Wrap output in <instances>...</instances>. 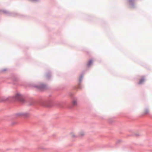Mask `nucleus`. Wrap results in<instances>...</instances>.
I'll return each mask as SVG.
<instances>
[{
	"label": "nucleus",
	"mask_w": 152,
	"mask_h": 152,
	"mask_svg": "<svg viewBox=\"0 0 152 152\" xmlns=\"http://www.w3.org/2000/svg\"><path fill=\"white\" fill-rule=\"evenodd\" d=\"M20 95L19 94H16L15 96V99L17 100H20Z\"/></svg>",
	"instance_id": "nucleus-1"
},
{
	"label": "nucleus",
	"mask_w": 152,
	"mask_h": 152,
	"mask_svg": "<svg viewBox=\"0 0 152 152\" xmlns=\"http://www.w3.org/2000/svg\"><path fill=\"white\" fill-rule=\"evenodd\" d=\"M85 135V133L81 131L79 132V136L80 137H82Z\"/></svg>",
	"instance_id": "nucleus-2"
},
{
	"label": "nucleus",
	"mask_w": 152,
	"mask_h": 152,
	"mask_svg": "<svg viewBox=\"0 0 152 152\" xmlns=\"http://www.w3.org/2000/svg\"><path fill=\"white\" fill-rule=\"evenodd\" d=\"M145 79L144 77L142 78L140 80H139L138 84H141L144 81Z\"/></svg>",
	"instance_id": "nucleus-3"
},
{
	"label": "nucleus",
	"mask_w": 152,
	"mask_h": 152,
	"mask_svg": "<svg viewBox=\"0 0 152 152\" xmlns=\"http://www.w3.org/2000/svg\"><path fill=\"white\" fill-rule=\"evenodd\" d=\"M72 104L74 106H76L77 105V101L76 100H73L72 101Z\"/></svg>",
	"instance_id": "nucleus-4"
},
{
	"label": "nucleus",
	"mask_w": 152,
	"mask_h": 152,
	"mask_svg": "<svg viewBox=\"0 0 152 152\" xmlns=\"http://www.w3.org/2000/svg\"><path fill=\"white\" fill-rule=\"evenodd\" d=\"M149 110L148 109H145L144 110V115H147L148 114Z\"/></svg>",
	"instance_id": "nucleus-5"
},
{
	"label": "nucleus",
	"mask_w": 152,
	"mask_h": 152,
	"mask_svg": "<svg viewBox=\"0 0 152 152\" xmlns=\"http://www.w3.org/2000/svg\"><path fill=\"white\" fill-rule=\"evenodd\" d=\"M92 60H90L88 62V66H90L92 64Z\"/></svg>",
	"instance_id": "nucleus-6"
},
{
	"label": "nucleus",
	"mask_w": 152,
	"mask_h": 152,
	"mask_svg": "<svg viewBox=\"0 0 152 152\" xmlns=\"http://www.w3.org/2000/svg\"><path fill=\"white\" fill-rule=\"evenodd\" d=\"M134 0H128V2L129 3L131 4L132 3L134 2Z\"/></svg>",
	"instance_id": "nucleus-7"
},
{
	"label": "nucleus",
	"mask_w": 152,
	"mask_h": 152,
	"mask_svg": "<svg viewBox=\"0 0 152 152\" xmlns=\"http://www.w3.org/2000/svg\"><path fill=\"white\" fill-rule=\"evenodd\" d=\"M72 136L73 137H75L76 136L72 134Z\"/></svg>",
	"instance_id": "nucleus-8"
}]
</instances>
